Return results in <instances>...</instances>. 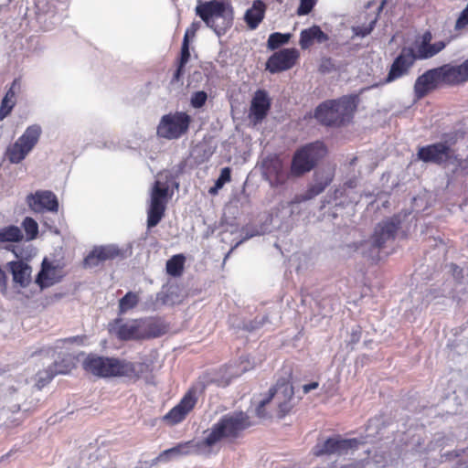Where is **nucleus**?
I'll use <instances>...</instances> for the list:
<instances>
[{"instance_id":"23","label":"nucleus","mask_w":468,"mask_h":468,"mask_svg":"<svg viewBox=\"0 0 468 468\" xmlns=\"http://www.w3.org/2000/svg\"><path fill=\"white\" fill-rule=\"evenodd\" d=\"M197 402L195 394L188 391L181 399V401L170 410L164 417V420L170 424H177L181 422L186 414L194 408Z\"/></svg>"},{"instance_id":"57","label":"nucleus","mask_w":468,"mask_h":468,"mask_svg":"<svg viewBox=\"0 0 468 468\" xmlns=\"http://www.w3.org/2000/svg\"><path fill=\"white\" fill-rule=\"evenodd\" d=\"M432 39V35L430 31H426L420 37V41L419 43L431 44Z\"/></svg>"},{"instance_id":"31","label":"nucleus","mask_w":468,"mask_h":468,"mask_svg":"<svg viewBox=\"0 0 468 468\" xmlns=\"http://www.w3.org/2000/svg\"><path fill=\"white\" fill-rule=\"evenodd\" d=\"M142 339L156 338L165 334V326L159 321L142 319Z\"/></svg>"},{"instance_id":"15","label":"nucleus","mask_w":468,"mask_h":468,"mask_svg":"<svg viewBox=\"0 0 468 468\" xmlns=\"http://www.w3.org/2000/svg\"><path fill=\"white\" fill-rule=\"evenodd\" d=\"M413 46L403 47L394 58L383 84L391 83L407 76L416 62Z\"/></svg>"},{"instance_id":"62","label":"nucleus","mask_w":468,"mask_h":468,"mask_svg":"<svg viewBox=\"0 0 468 468\" xmlns=\"http://www.w3.org/2000/svg\"><path fill=\"white\" fill-rule=\"evenodd\" d=\"M253 236H255V233H248V232H246L245 236L243 237V239L239 242H238L235 247H237L239 243H241L244 240L249 239L250 238H251Z\"/></svg>"},{"instance_id":"51","label":"nucleus","mask_w":468,"mask_h":468,"mask_svg":"<svg viewBox=\"0 0 468 468\" xmlns=\"http://www.w3.org/2000/svg\"><path fill=\"white\" fill-rule=\"evenodd\" d=\"M247 370H248V368L245 366L242 367V368H240L238 371H234L233 367L231 365L228 366V367H227L228 379H227L226 384H229L231 381V378L240 376L242 373L246 372Z\"/></svg>"},{"instance_id":"4","label":"nucleus","mask_w":468,"mask_h":468,"mask_svg":"<svg viewBox=\"0 0 468 468\" xmlns=\"http://www.w3.org/2000/svg\"><path fill=\"white\" fill-rule=\"evenodd\" d=\"M400 226L401 219L399 216L383 219L375 227L370 239L360 243L358 250L365 257L374 261H379L381 250L395 239Z\"/></svg>"},{"instance_id":"19","label":"nucleus","mask_w":468,"mask_h":468,"mask_svg":"<svg viewBox=\"0 0 468 468\" xmlns=\"http://www.w3.org/2000/svg\"><path fill=\"white\" fill-rule=\"evenodd\" d=\"M299 57L295 48H283L273 53L266 62V70L271 74L279 73L292 68Z\"/></svg>"},{"instance_id":"43","label":"nucleus","mask_w":468,"mask_h":468,"mask_svg":"<svg viewBox=\"0 0 468 468\" xmlns=\"http://www.w3.org/2000/svg\"><path fill=\"white\" fill-rule=\"evenodd\" d=\"M207 101V93L204 90H198L192 93L190 105L195 109L202 108Z\"/></svg>"},{"instance_id":"21","label":"nucleus","mask_w":468,"mask_h":468,"mask_svg":"<svg viewBox=\"0 0 468 468\" xmlns=\"http://www.w3.org/2000/svg\"><path fill=\"white\" fill-rule=\"evenodd\" d=\"M269 390H273L275 400L279 409V417H284L292 408V399H293V387L289 382H278L275 387Z\"/></svg>"},{"instance_id":"37","label":"nucleus","mask_w":468,"mask_h":468,"mask_svg":"<svg viewBox=\"0 0 468 468\" xmlns=\"http://www.w3.org/2000/svg\"><path fill=\"white\" fill-rule=\"evenodd\" d=\"M269 322V316L264 314L262 316H257L253 320L244 321L242 322V325H239L238 327L248 332H253L260 329Z\"/></svg>"},{"instance_id":"28","label":"nucleus","mask_w":468,"mask_h":468,"mask_svg":"<svg viewBox=\"0 0 468 468\" xmlns=\"http://www.w3.org/2000/svg\"><path fill=\"white\" fill-rule=\"evenodd\" d=\"M328 39V35L319 26L314 25L301 31L299 43L303 49H306L312 46L314 41L322 44Z\"/></svg>"},{"instance_id":"7","label":"nucleus","mask_w":468,"mask_h":468,"mask_svg":"<svg viewBox=\"0 0 468 468\" xmlns=\"http://www.w3.org/2000/svg\"><path fill=\"white\" fill-rule=\"evenodd\" d=\"M41 134L42 128L39 124L27 126L17 140L6 148L7 160L14 165L20 164L37 144Z\"/></svg>"},{"instance_id":"45","label":"nucleus","mask_w":468,"mask_h":468,"mask_svg":"<svg viewBox=\"0 0 468 468\" xmlns=\"http://www.w3.org/2000/svg\"><path fill=\"white\" fill-rule=\"evenodd\" d=\"M374 27H375V22L372 21L367 26L353 27H352V31L354 33V36L360 37H365L368 36L373 31Z\"/></svg>"},{"instance_id":"14","label":"nucleus","mask_w":468,"mask_h":468,"mask_svg":"<svg viewBox=\"0 0 468 468\" xmlns=\"http://www.w3.org/2000/svg\"><path fill=\"white\" fill-rule=\"evenodd\" d=\"M261 174L271 186H283L290 176L282 159L278 154H269L261 161Z\"/></svg>"},{"instance_id":"12","label":"nucleus","mask_w":468,"mask_h":468,"mask_svg":"<svg viewBox=\"0 0 468 468\" xmlns=\"http://www.w3.org/2000/svg\"><path fill=\"white\" fill-rule=\"evenodd\" d=\"M169 186L167 182L156 180L151 191L150 206L147 210V228L152 229L162 220L168 197Z\"/></svg>"},{"instance_id":"41","label":"nucleus","mask_w":468,"mask_h":468,"mask_svg":"<svg viewBox=\"0 0 468 468\" xmlns=\"http://www.w3.org/2000/svg\"><path fill=\"white\" fill-rule=\"evenodd\" d=\"M189 32L190 29H186L183 37L180 56L178 59V63H180L181 65H186L190 59Z\"/></svg>"},{"instance_id":"25","label":"nucleus","mask_w":468,"mask_h":468,"mask_svg":"<svg viewBox=\"0 0 468 468\" xmlns=\"http://www.w3.org/2000/svg\"><path fill=\"white\" fill-rule=\"evenodd\" d=\"M14 282L21 288H27L31 282V267L22 261H13L8 263Z\"/></svg>"},{"instance_id":"53","label":"nucleus","mask_w":468,"mask_h":468,"mask_svg":"<svg viewBox=\"0 0 468 468\" xmlns=\"http://www.w3.org/2000/svg\"><path fill=\"white\" fill-rule=\"evenodd\" d=\"M185 67L186 65H181L180 63H177V68L176 71L174 72L172 82H178L180 81L184 72H185Z\"/></svg>"},{"instance_id":"6","label":"nucleus","mask_w":468,"mask_h":468,"mask_svg":"<svg viewBox=\"0 0 468 468\" xmlns=\"http://www.w3.org/2000/svg\"><path fill=\"white\" fill-rule=\"evenodd\" d=\"M326 154V146L321 141H315L301 146L292 155L290 167L291 176L300 177L309 173Z\"/></svg>"},{"instance_id":"64","label":"nucleus","mask_w":468,"mask_h":468,"mask_svg":"<svg viewBox=\"0 0 468 468\" xmlns=\"http://www.w3.org/2000/svg\"><path fill=\"white\" fill-rule=\"evenodd\" d=\"M356 158H354L351 162V165H353L356 162Z\"/></svg>"},{"instance_id":"3","label":"nucleus","mask_w":468,"mask_h":468,"mask_svg":"<svg viewBox=\"0 0 468 468\" xmlns=\"http://www.w3.org/2000/svg\"><path fill=\"white\" fill-rule=\"evenodd\" d=\"M196 15L220 37L232 27L234 11L230 0H210L199 3Z\"/></svg>"},{"instance_id":"33","label":"nucleus","mask_w":468,"mask_h":468,"mask_svg":"<svg viewBox=\"0 0 468 468\" xmlns=\"http://www.w3.org/2000/svg\"><path fill=\"white\" fill-rule=\"evenodd\" d=\"M139 303V295L134 292H127L120 300L118 304V314L122 315L128 311L135 308Z\"/></svg>"},{"instance_id":"26","label":"nucleus","mask_w":468,"mask_h":468,"mask_svg":"<svg viewBox=\"0 0 468 468\" xmlns=\"http://www.w3.org/2000/svg\"><path fill=\"white\" fill-rule=\"evenodd\" d=\"M124 254L122 250L119 249L117 245L109 244L104 246L95 247L90 254L85 259V261L88 263L93 259H96L98 261H105L108 260H114L117 258H123Z\"/></svg>"},{"instance_id":"58","label":"nucleus","mask_w":468,"mask_h":468,"mask_svg":"<svg viewBox=\"0 0 468 468\" xmlns=\"http://www.w3.org/2000/svg\"><path fill=\"white\" fill-rule=\"evenodd\" d=\"M364 467H365V465L362 461H356V462L350 463L348 464H345V465L341 466L340 468H364Z\"/></svg>"},{"instance_id":"10","label":"nucleus","mask_w":468,"mask_h":468,"mask_svg":"<svg viewBox=\"0 0 468 468\" xmlns=\"http://www.w3.org/2000/svg\"><path fill=\"white\" fill-rule=\"evenodd\" d=\"M35 19L43 31H50L60 23L59 10L63 9L66 0H34Z\"/></svg>"},{"instance_id":"29","label":"nucleus","mask_w":468,"mask_h":468,"mask_svg":"<svg viewBox=\"0 0 468 468\" xmlns=\"http://www.w3.org/2000/svg\"><path fill=\"white\" fill-rule=\"evenodd\" d=\"M414 55L416 60H424L431 58L440 53L446 47V42L437 41L433 44H424L415 42Z\"/></svg>"},{"instance_id":"39","label":"nucleus","mask_w":468,"mask_h":468,"mask_svg":"<svg viewBox=\"0 0 468 468\" xmlns=\"http://www.w3.org/2000/svg\"><path fill=\"white\" fill-rule=\"evenodd\" d=\"M273 390H269L266 396L258 402L255 410L257 417L260 419H267L271 417V414L266 410L265 407L273 399Z\"/></svg>"},{"instance_id":"47","label":"nucleus","mask_w":468,"mask_h":468,"mask_svg":"<svg viewBox=\"0 0 468 468\" xmlns=\"http://www.w3.org/2000/svg\"><path fill=\"white\" fill-rule=\"evenodd\" d=\"M15 105H16L15 102H9V101L2 99L1 105H0V121H3L5 118H6L11 113Z\"/></svg>"},{"instance_id":"2","label":"nucleus","mask_w":468,"mask_h":468,"mask_svg":"<svg viewBox=\"0 0 468 468\" xmlns=\"http://www.w3.org/2000/svg\"><path fill=\"white\" fill-rule=\"evenodd\" d=\"M356 107V95H344L320 103L314 110V118L324 126L341 127L351 121Z\"/></svg>"},{"instance_id":"13","label":"nucleus","mask_w":468,"mask_h":468,"mask_svg":"<svg viewBox=\"0 0 468 468\" xmlns=\"http://www.w3.org/2000/svg\"><path fill=\"white\" fill-rule=\"evenodd\" d=\"M363 441L357 438L343 439L336 435L327 438L325 441H318L313 448L315 456L323 455H346L358 448Z\"/></svg>"},{"instance_id":"24","label":"nucleus","mask_w":468,"mask_h":468,"mask_svg":"<svg viewBox=\"0 0 468 468\" xmlns=\"http://www.w3.org/2000/svg\"><path fill=\"white\" fill-rule=\"evenodd\" d=\"M441 67L445 78V84L457 85L468 81V58L457 66L444 64Z\"/></svg>"},{"instance_id":"59","label":"nucleus","mask_w":468,"mask_h":468,"mask_svg":"<svg viewBox=\"0 0 468 468\" xmlns=\"http://www.w3.org/2000/svg\"><path fill=\"white\" fill-rule=\"evenodd\" d=\"M79 339H80L79 336H71V337H68V338H64V339H59L57 342L58 343H70V344H73V343H77L79 341Z\"/></svg>"},{"instance_id":"16","label":"nucleus","mask_w":468,"mask_h":468,"mask_svg":"<svg viewBox=\"0 0 468 468\" xmlns=\"http://www.w3.org/2000/svg\"><path fill=\"white\" fill-rule=\"evenodd\" d=\"M442 73L441 67L440 66L428 69L420 75L414 83L415 99L420 100L435 90L439 84H445V78Z\"/></svg>"},{"instance_id":"32","label":"nucleus","mask_w":468,"mask_h":468,"mask_svg":"<svg viewBox=\"0 0 468 468\" xmlns=\"http://www.w3.org/2000/svg\"><path fill=\"white\" fill-rule=\"evenodd\" d=\"M23 239L21 229L16 225H8L0 229V244L19 243Z\"/></svg>"},{"instance_id":"40","label":"nucleus","mask_w":468,"mask_h":468,"mask_svg":"<svg viewBox=\"0 0 468 468\" xmlns=\"http://www.w3.org/2000/svg\"><path fill=\"white\" fill-rule=\"evenodd\" d=\"M54 374L57 375H66L70 372L72 368L71 359L69 357H64L59 361H55L51 366H49Z\"/></svg>"},{"instance_id":"52","label":"nucleus","mask_w":468,"mask_h":468,"mask_svg":"<svg viewBox=\"0 0 468 468\" xmlns=\"http://www.w3.org/2000/svg\"><path fill=\"white\" fill-rule=\"evenodd\" d=\"M185 67L186 65H181L180 63H177V68L176 71L174 72L172 82H178L180 81L184 72H185Z\"/></svg>"},{"instance_id":"42","label":"nucleus","mask_w":468,"mask_h":468,"mask_svg":"<svg viewBox=\"0 0 468 468\" xmlns=\"http://www.w3.org/2000/svg\"><path fill=\"white\" fill-rule=\"evenodd\" d=\"M56 375L48 367L47 369L39 371L37 374V387L41 389L44 388L47 384H48L55 377Z\"/></svg>"},{"instance_id":"55","label":"nucleus","mask_w":468,"mask_h":468,"mask_svg":"<svg viewBox=\"0 0 468 468\" xmlns=\"http://www.w3.org/2000/svg\"><path fill=\"white\" fill-rule=\"evenodd\" d=\"M96 146L98 148H107V149H115L116 148V144L112 141H105V142L98 141L96 144Z\"/></svg>"},{"instance_id":"8","label":"nucleus","mask_w":468,"mask_h":468,"mask_svg":"<svg viewBox=\"0 0 468 468\" xmlns=\"http://www.w3.org/2000/svg\"><path fill=\"white\" fill-rule=\"evenodd\" d=\"M417 157L423 163L433 164L442 167L460 162L455 151L446 141L419 147Z\"/></svg>"},{"instance_id":"9","label":"nucleus","mask_w":468,"mask_h":468,"mask_svg":"<svg viewBox=\"0 0 468 468\" xmlns=\"http://www.w3.org/2000/svg\"><path fill=\"white\" fill-rule=\"evenodd\" d=\"M205 445L202 441L190 440L179 442L172 448L161 452L155 458L142 463V468H148L159 463H169L189 455H198L204 452Z\"/></svg>"},{"instance_id":"35","label":"nucleus","mask_w":468,"mask_h":468,"mask_svg":"<svg viewBox=\"0 0 468 468\" xmlns=\"http://www.w3.org/2000/svg\"><path fill=\"white\" fill-rule=\"evenodd\" d=\"M291 34L286 33H280V32H274L271 33L267 40V48L270 50H275L279 48L281 46L285 45L290 40Z\"/></svg>"},{"instance_id":"38","label":"nucleus","mask_w":468,"mask_h":468,"mask_svg":"<svg viewBox=\"0 0 468 468\" xmlns=\"http://www.w3.org/2000/svg\"><path fill=\"white\" fill-rule=\"evenodd\" d=\"M231 179V170L229 167H224L221 169L219 176L215 181V185L210 187L209 194L216 195L219 189L223 187V186L229 182Z\"/></svg>"},{"instance_id":"36","label":"nucleus","mask_w":468,"mask_h":468,"mask_svg":"<svg viewBox=\"0 0 468 468\" xmlns=\"http://www.w3.org/2000/svg\"><path fill=\"white\" fill-rule=\"evenodd\" d=\"M22 227L26 232V239L27 241L33 240L37 237L38 225L33 218L26 217L22 221Z\"/></svg>"},{"instance_id":"56","label":"nucleus","mask_w":468,"mask_h":468,"mask_svg":"<svg viewBox=\"0 0 468 468\" xmlns=\"http://www.w3.org/2000/svg\"><path fill=\"white\" fill-rule=\"evenodd\" d=\"M319 386L318 382H311L309 384H305L303 386V394H307L309 393L311 390H314L315 388H317Z\"/></svg>"},{"instance_id":"44","label":"nucleus","mask_w":468,"mask_h":468,"mask_svg":"<svg viewBox=\"0 0 468 468\" xmlns=\"http://www.w3.org/2000/svg\"><path fill=\"white\" fill-rule=\"evenodd\" d=\"M317 0H300L296 14L300 16L309 15L315 6Z\"/></svg>"},{"instance_id":"11","label":"nucleus","mask_w":468,"mask_h":468,"mask_svg":"<svg viewBox=\"0 0 468 468\" xmlns=\"http://www.w3.org/2000/svg\"><path fill=\"white\" fill-rule=\"evenodd\" d=\"M191 122V117L184 112L165 114L157 127L158 136L165 139H178L185 134Z\"/></svg>"},{"instance_id":"63","label":"nucleus","mask_w":468,"mask_h":468,"mask_svg":"<svg viewBox=\"0 0 468 468\" xmlns=\"http://www.w3.org/2000/svg\"><path fill=\"white\" fill-rule=\"evenodd\" d=\"M460 455H461V453H460V452H456L455 456H456V457H459Z\"/></svg>"},{"instance_id":"61","label":"nucleus","mask_w":468,"mask_h":468,"mask_svg":"<svg viewBox=\"0 0 468 468\" xmlns=\"http://www.w3.org/2000/svg\"><path fill=\"white\" fill-rule=\"evenodd\" d=\"M357 185V180L356 178L349 179L345 183V186L348 188H355Z\"/></svg>"},{"instance_id":"5","label":"nucleus","mask_w":468,"mask_h":468,"mask_svg":"<svg viewBox=\"0 0 468 468\" xmlns=\"http://www.w3.org/2000/svg\"><path fill=\"white\" fill-rule=\"evenodd\" d=\"M250 426V418L244 411H233L223 415L212 425L208 434L202 440L205 448L212 447L223 439L237 438Z\"/></svg>"},{"instance_id":"48","label":"nucleus","mask_w":468,"mask_h":468,"mask_svg":"<svg viewBox=\"0 0 468 468\" xmlns=\"http://www.w3.org/2000/svg\"><path fill=\"white\" fill-rule=\"evenodd\" d=\"M343 188H336L333 194H330L329 196L324 197V199L322 201L321 208H324L326 206V204H330L333 201H335V206L339 205L338 203H336V200L343 195Z\"/></svg>"},{"instance_id":"60","label":"nucleus","mask_w":468,"mask_h":468,"mask_svg":"<svg viewBox=\"0 0 468 468\" xmlns=\"http://www.w3.org/2000/svg\"><path fill=\"white\" fill-rule=\"evenodd\" d=\"M198 27H199L198 22L192 23L191 27L187 28V29H190L189 36L194 37Z\"/></svg>"},{"instance_id":"1","label":"nucleus","mask_w":468,"mask_h":468,"mask_svg":"<svg viewBox=\"0 0 468 468\" xmlns=\"http://www.w3.org/2000/svg\"><path fill=\"white\" fill-rule=\"evenodd\" d=\"M144 367L143 363L94 354H90L83 361L87 372L102 378L122 377L136 380L143 374Z\"/></svg>"},{"instance_id":"18","label":"nucleus","mask_w":468,"mask_h":468,"mask_svg":"<svg viewBox=\"0 0 468 468\" xmlns=\"http://www.w3.org/2000/svg\"><path fill=\"white\" fill-rule=\"evenodd\" d=\"M334 177L335 172L333 169L326 168L316 171L314 174V182L303 194L295 197L294 202L308 201L320 195L332 183Z\"/></svg>"},{"instance_id":"30","label":"nucleus","mask_w":468,"mask_h":468,"mask_svg":"<svg viewBox=\"0 0 468 468\" xmlns=\"http://www.w3.org/2000/svg\"><path fill=\"white\" fill-rule=\"evenodd\" d=\"M54 271L55 267L47 259H44L41 264V269L35 280V282L40 287V289L48 288L58 282L53 276Z\"/></svg>"},{"instance_id":"27","label":"nucleus","mask_w":468,"mask_h":468,"mask_svg":"<svg viewBox=\"0 0 468 468\" xmlns=\"http://www.w3.org/2000/svg\"><path fill=\"white\" fill-rule=\"evenodd\" d=\"M266 5L262 0H254L244 14V21L250 30L256 29L265 16Z\"/></svg>"},{"instance_id":"50","label":"nucleus","mask_w":468,"mask_h":468,"mask_svg":"<svg viewBox=\"0 0 468 468\" xmlns=\"http://www.w3.org/2000/svg\"><path fill=\"white\" fill-rule=\"evenodd\" d=\"M144 309L146 311H155L158 309L159 302H157V299L154 295H149V297L146 299V301L144 303Z\"/></svg>"},{"instance_id":"17","label":"nucleus","mask_w":468,"mask_h":468,"mask_svg":"<svg viewBox=\"0 0 468 468\" xmlns=\"http://www.w3.org/2000/svg\"><path fill=\"white\" fill-rule=\"evenodd\" d=\"M142 319H133L123 322L117 317L109 324V331L113 333L122 341L142 339Z\"/></svg>"},{"instance_id":"49","label":"nucleus","mask_w":468,"mask_h":468,"mask_svg":"<svg viewBox=\"0 0 468 468\" xmlns=\"http://www.w3.org/2000/svg\"><path fill=\"white\" fill-rule=\"evenodd\" d=\"M362 335V329L359 325H355L352 327L350 332V336L348 340V345H356L359 342Z\"/></svg>"},{"instance_id":"20","label":"nucleus","mask_w":468,"mask_h":468,"mask_svg":"<svg viewBox=\"0 0 468 468\" xmlns=\"http://www.w3.org/2000/svg\"><path fill=\"white\" fill-rule=\"evenodd\" d=\"M27 204L35 212H58V200L49 190H38L27 196Z\"/></svg>"},{"instance_id":"54","label":"nucleus","mask_w":468,"mask_h":468,"mask_svg":"<svg viewBox=\"0 0 468 468\" xmlns=\"http://www.w3.org/2000/svg\"><path fill=\"white\" fill-rule=\"evenodd\" d=\"M157 302H159V305H165L169 302V295L167 292L161 291L155 294Z\"/></svg>"},{"instance_id":"34","label":"nucleus","mask_w":468,"mask_h":468,"mask_svg":"<svg viewBox=\"0 0 468 468\" xmlns=\"http://www.w3.org/2000/svg\"><path fill=\"white\" fill-rule=\"evenodd\" d=\"M185 256L183 254H176L171 257L165 265L166 272L172 277H179L184 270Z\"/></svg>"},{"instance_id":"46","label":"nucleus","mask_w":468,"mask_h":468,"mask_svg":"<svg viewBox=\"0 0 468 468\" xmlns=\"http://www.w3.org/2000/svg\"><path fill=\"white\" fill-rule=\"evenodd\" d=\"M20 83L18 80H14L9 89L6 90L5 96L3 97L4 100L9 101V102H15L16 103V90L19 89Z\"/></svg>"},{"instance_id":"22","label":"nucleus","mask_w":468,"mask_h":468,"mask_svg":"<svg viewBox=\"0 0 468 468\" xmlns=\"http://www.w3.org/2000/svg\"><path fill=\"white\" fill-rule=\"evenodd\" d=\"M271 99L268 92L264 90H258L254 93L250 107V117L255 122H261L268 114L271 109Z\"/></svg>"}]
</instances>
